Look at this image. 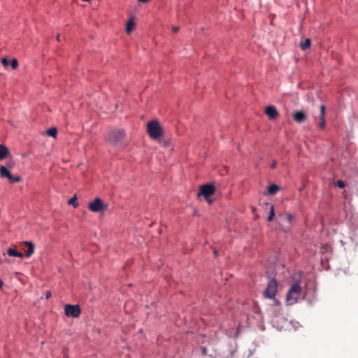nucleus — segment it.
I'll return each instance as SVG.
<instances>
[{"mask_svg":"<svg viewBox=\"0 0 358 358\" xmlns=\"http://www.w3.org/2000/svg\"><path fill=\"white\" fill-rule=\"evenodd\" d=\"M301 278V273L294 275L293 277L294 282L290 286L286 296V301L289 305H292L296 303L302 292L300 280Z\"/></svg>","mask_w":358,"mask_h":358,"instance_id":"nucleus-1","label":"nucleus"},{"mask_svg":"<svg viewBox=\"0 0 358 358\" xmlns=\"http://www.w3.org/2000/svg\"><path fill=\"white\" fill-rule=\"evenodd\" d=\"M125 136L126 134L124 129H114L109 131L106 138V141L113 145H124L123 141Z\"/></svg>","mask_w":358,"mask_h":358,"instance_id":"nucleus-2","label":"nucleus"},{"mask_svg":"<svg viewBox=\"0 0 358 358\" xmlns=\"http://www.w3.org/2000/svg\"><path fill=\"white\" fill-rule=\"evenodd\" d=\"M221 351V355L224 358H238L237 345L234 340L223 344Z\"/></svg>","mask_w":358,"mask_h":358,"instance_id":"nucleus-3","label":"nucleus"},{"mask_svg":"<svg viewBox=\"0 0 358 358\" xmlns=\"http://www.w3.org/2000/svg\"><path fill=\"white\" fill-rule=\"evenodd\" d=\"M147 132L153 140L159 138L163 134V129L157 120H152L147 123Z\"/></svg>","mask_w":358,"mask_h":358,"instance_id":"nucleus-4","label":"nucleus"},{"mask_svg":"<svg viewBox=\"0 0 358 358\" xmlns=\"http://www.w3.org/2000/svg\"><path fill=\"white\" fill-rule=\"evenodd\" d=\"M108 206L99 198H96L93 201L88 203V208L93 213H104Z\"/></svg>","mask_w":358,"mask_h":358,"instance_id":"nucleus-5","label":"nucleus"},{"mask_svg":"<svg viewBox=\"0 0 358 358\" xmlns=\"http://www.w3.org/2000/svg\"><path fill=\"white\" fill-rule=\"evenodd\" d=\"M215 187L213 184H206L201 185L198 193V196H203L209 203V197L215 193Z\"/></svg>","mask_w":358,"mask_h":358,"instance_id":"nucleus-6","label":"nucleus"},{"mask_svg":"<svg viewBox=\"0 0 358 358\" xmlns=\"http://www.w3.org/2000/svg\"><path fill=\"white\" fill-rule=\"evenodd\" d=\"M277 282L275 280H270L267 287L264 292V296L266 298L273 299L277 292Z\"/></svg>","mask_w":358,"mask_h":358,"instance_id":"nucleus-7","label":"nucleus"},{"mask_svg":"<svg viewBox=\"0 0 358 358\" xmlns=\"http://www.w3.org/2000/svg\"><path fill=\"white\" fill-rule=\"evenodd\" d=\"M65 315L67 317H78L81 310L78 305L66 304L64 307Z\"/></svg>","mask_w":358,"mask_h":358,"instance_id":"nucleus-8","label":"nucleus"},{"mask_svg":"<svg viewBox=\"0 0 358 358\" xmlns=\"http://www.w3.org/2000/svg\"><path fill=\"white\" fill-rule=\"evenodd\" d=\"M0 176L1 178H6L10 183H15L21 181V178L18 176H13L11 175L8 169L4 166H0Z\"/></svg>","mask_w":358,"mask_h":358,"instance_id":"nucleus-9","label":"nucleus"},{"mask_svg":"<svg viewBox=\"0 0 358 358\" xmlns=\"http://www.w3.org/2000/svg\"><path fill=\"white\" fill-rule=\"evenodd\" d=\"M22 249L25 251L26 257H30L34 253V244L31 241H24L22 243Z\"/></svg>","mask_w":358,"mask_h":358,"instance_id":"nucleus-10","label":"nucleus"},{"mask_svg":"<svg viewBox=\"0 0 358 358\" xmlns=\"http://www.w3.org/2000/svg\"><path fill=\"white\" fill-rule=\"evenodd\" d=\"M266 115L269 117L271 120H275L278 117V112L275 107L273 106H268L265 108L264 110Z\"/></svg>","mask_w":358,"mask_h":358,"instance_id":"nucleus-11","label":"nucleus"},{"mask_svg":"<svg viewBox=\"0 0 358 358\" xmlns=\"http://www.w3.org/2000/svg\"><path fill=\"white\" fill-rule=\"evenodd\" d=\"M326 107L324 105H321L320 107V122L319 124V127L321 129H324L326 126L325 122V115H326Z\"/></svg>","mask_w":358,"mask_h":358,"instance_id":"nucleus-12","label":"nucleus"},{"mask_svg":"<svg viewBox=\"0 0 358 358\" xmlns=\"http://www.w3.org/2000/svg\"><path fill=\"white\" fill-rule=\"evenodd\" d=\"M306 115L303 111H296L293 115V119L298 123H302L306 120Z\"/></svg>","mask_w":358,"mask_h":358,"instance_id":"nucleus-13","label":"nucleus"},{"mask_svg":"<svg viewBox=\"0 0 358 358\" xmlns=\"http://www.w3.org/2000/svg\"><path fill=\"white\" fill-rule=\"evenodd\" d=\"M7 254L10 257H20V258H22L24 257V254H22L20 252L17 251L14 248H11L8 249Z\"/></svg>","mask_w":358,"mask_h":358,"instance_id":"nucleus-14","label":"nucleus"},{"mask_svg":"<svg viewBox=\"0 0 358 358\" xmlns=\"http://www.w3.org/2000/svg\"><path fill=\"white\" fill-rule=\"evenodd\" d=\"M280 189L279 186L275 184H272L268 187L267 192L270 195H273L277 193V192Z\"/></svg>","mask_w":358,"mask_h":358,"instance_id":"nucleus-15","label":"nucleus"},{"mask_svg":"<svg viewBox=\"0 0 358 358\" xmlns=\"http://www.w3.org/2000/svg\"><path fill=\"white\" fill-rule=\"evenodd\" d=\"M8 155V150L6 147L0 144V160L5 159Z\"/></svg>","mask_w":358,"mask_h":358,"instance_id":"nucleus-16","label":"nucleus"},{"mask_svg":"<svg viewBox=\"0 0 358 358\" xmlns=\"http://www.w3.org/2000/svg\"><path fill=\"white\" fill-rule=\"evenodd\" d=\"M135 22L132 20H129L127 23L126 31L129 34L134 28Z\"/></svg>","mask_w":358,"mask_h":358,"instance_id":"nucleus-17","label":"nucleus"},{"mask_svg":"<svg viewBox=\"0 0 358 358\" xmlns=\"http://www.w3.org/2000/svg\"><path fill=\"white\" fill-rule=\"evenodd\" d=\"M57 134V129L55 127H52L46 131V134L49 136L56 138Z\"/></svg>","mask_w":358,"mask_h":358,"instance_id":"nucleus-18","label":"nucleus"},{"mask_svg":"<svg viewBox=\"0 0 358 358\" xmlns=\"http://www.w3.org/2000/svg\"><path fill=\"white\" fill-rule=\"evenodd\" d=\"M300 46L302 50L308 48L310 46V40L309 38H306L304 41L301 43Z\"/></svg>","mask_w":358,"mask_h":358,"instance_id":"nucleus-19","label":"nucleus"},{"mask_svg":"<svg viewBox=\"0 0 358 358\" xmlns=\"http://www.w3.org/2000/svg\"><path fill=\"white\" fill-rule=\"evenodd\" d=\"M69 205L73 206L74 208H77L78 206V203L77 202V197L76 196H73L72 198H71L68 201Z\"/></svg>","mask_w":358,"mask_h":358,"instance_id":"nucleus-20","label":"nucleus"},{"mask_svg":"<svg viewBox=\"0 0 358 358\" xmlns=\"http://www.w3.org/2000/svg\"><path fill=\"white\" fill-rule=\"evenodd\" d=\"M275 215V212H274V206H271L270 207V214L267 218V221L268 222H271L273 220V217Z\"/></svg>","mask_w":358,"mask_h":358,"instance_id":"nucleus-21","label":"nucleus"},{"mask_svg":"<svg viewBox=\"0 0 358 358\" xmlns=\"http://www.w3.org/2000/svg\"><path fill=\"white\" fill-rule=\"evenodd\" d=\"M334 185L338 186L339 188H341V189H343V188H344L345 187V183L343 181L341 180H337L334 183Z\"/></svg>","mask_w":358,"mask_h":358,"instance_id":"nucleus-22","label":"nucleus"},{"mask_svg":"<svg viewBox=\"0 0 358 358\" xmlns=\"http://www.w3.org/2000/svg\"><path fill=\"white\" fill-rule=\"evenodd\" d=\"M10 65H11V67H12L13 69H17V66H18V62H17V60L15 59H12L11 62H10Z\"/></svg>","mask_w":358,"mask_h":358,"instance_id":"nucleus-23","label":"nucleus"},{"mask_svg":"<svg viewBox=\"0 0 358 358\" xmlns=\"http://www.w3.org/2000/svg\"><path fill=\"white\" fill-rule=\"evenodd\" d=\"M1 64L5 67H7L10 64V62L7 58L3 57L1 59Z\"/></svg>","mask_w":358,"mask_h":358,"instance_id":"nucleus-24","label":"nucleus"},{"mask_svg":"<svg viewBox=\"0 0 358 358\" xmlns=\"http://www.w3.org/2000/svg\"><path fill=\"white\" fill-rule=\"evenodd\" d=\"M292 217V215L290 214L286 215V220L288 222H291Z\"/></svg>","mask_w":358,"mask_h":358,"instance_id":"nucleus-25","label":"nucleus"},{"mask_svg":"<svg viewBox=\"0 0 358 358\" xmlns=\"http://www.w3.org/2000/svg\"><path fill=\"white\" fill-rule=\"evenodd\" d=\"M51 296V292L50 291H46L45 292V298L48 299Z\"/></svg>","mask_w":358,"mask_h":358,"instance_id":"nucleus-26","label":"nucleus"},{"mask_svg":"<svg viewBox=\"0 0 358 358\" xmlns=\"http://www.w3.org/2000/svg\"><path fill=\"white\" fill-rule=\"evenodd\" d=\"M201 350H202V352L203 355H206L207 354V348L206 347H202L201 348Z\"/></svg>","mask_w":358,"mask_h":358,"instance_id":"nucleus-27","label":"nucleus"},{"mask_svg":"<svg viewBox=\"0 0 358 358\" xmlns=\"http://www.w3.org/2000/svg\"><path fill=\"white\" fill-rule=\"evenodd\" d=\"M277 162L276 161H273L271 165V169H275L276 167Z\"/></svg>","mask_w":358,"mask_h":358,"instance_id":"nucleus-28","label":"nucleus"},{"mask_svg":"<svg viewBox=\"0 0 358 358\" xmlns=\"http://www.w3.org/2000/svg\"><path fill=\"white\" fill-rule=\"evenodd\" d=\"M178 30H179V27H173V31L174 32H177Z\"/></svg>","mask_w":358,"mask_h":358,"instance_id":"nucleus-29","label":"nucleus"},{"mask_svg":"<svg viewBox=\"0 0 358 358\" xmlns=\"http://www.w3.org/2000/svg\"><path fill=\"white\" fill-rule=\"evenodd\" d=\"M138 1L139 2H141V3H147L149 0H138Z\"/></svg>","mask_w":358,"mask_h":358,"instance_id":"nucleus-30","label":"nucleus"},{"mask_svg":"<svg viewBox=\"0 0 358 358\" xmlns=\"http://www.w3.org/2000/svg\"><path fill=\"white\" fill-rule=\"evenodd\" d=\"M3 284V282L2 280H1V279H0V288H1V287H2Z\"/></svg>","mask_w":358,"mask_h":358,"instance_id":"nucleus-31","label":"nucleus"},{"mask_svg":"<svg viewBox=\"0 0 358 358\" xmlns=\"http://www.w3.org/2000/svg\"><path fill=\"white\" fill-rule=\"evenodd\" d=\"M214 254H215V256H217V252L216 250H214Z\"/></svg>","mask_w":358,"mask_h":358,"instance_id":"nucleus-32","label":"nucleus"},{"mask_svg":"<svg viewBox=\"0 0 358 358\" xmlns=\"http://www.w3.org/2000/svg\"><path fill=\"white\" fill-rule=\"evenodd\" d=\"M57 39L58 41H59V35L57 36Z\"/></svg>","mask_w":358,"mask_h":358,"instance_id":"nucleus-33","label":"nucleus"},{"mask_svg":"<svg viewBox=\"0 0 358 358\" xmlns=\"http://www.w3.org/2000/svg\"><path fill=\"white\" fill-rule=\"evenodd\" d=\"M275 302L277 303V304H279V301L278 300H275Z\"/></svg>","mask_w":358,"mask_h":358,"instance_id":"nucleus-34","label":"nucleus"}]
</instances>
